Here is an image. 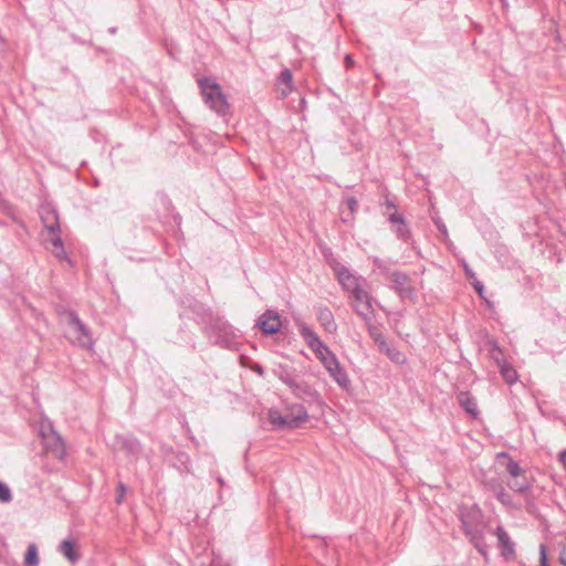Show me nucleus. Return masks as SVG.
Instances as JSON below:
<instances>
[{
	"label": "nucleus",
	"instance_id": "1",
	"mask_svg": "<svg viewBox=\"0 0 566 566\" xmlns=\"http://www.w3.org/2000/svg\"><path fill=\"white\" fill-rule=\"evenodd\" d=\"M184 307L180 317L192 318L197 324L201 325L203 335L212 345L223 349H239V334L223 316L216 314L195 297H185L181 301Z\"/></svg>",
	"mask_w": 566,
	"mask_h": 566
},
{
	"label": "nucleus",
	"instance_id": "2",
	"mask_svg": "<svg viewBox=\"0 0 566 566\" xmlns=\"http://www.w3.org/2000/svg\"><path fill=\"white\" fill-rule=\"evenodd\" d=\"M457 515L465 537L484 558H488L489 547L485 542V522L482 510L478 504H460Z\"/></svg>",
	"mask_w": 566,
	"mask_h": 566
},
{
	"label": "nucleus",
	"instance_id": "3",
	"mask_svg": "<svg viewBox=\"0 0 566 566\" xmlns=\"http://www.w3.org/2000/svg\"><path fill=\"white\" fill-rule=\"evenodd\" d=\"M203 103L218 116L224 117L230 113V104L221 85L212 77L202 76L197 80Z\"/></svg>",
	"mask_w": 566,
	"mask_h": 566
},
{
	"label": "nucleus",
	"instance_id": "4",
	"mask_svg": "<svg viewBox=\"0 0 566 566\" xmlns=\"http://www.w3.org/2000/svg\"><path fill=\"white\" fill-rule=\"evenodd\" d=\"M343 289L349 293L350 297L355 301H363L364 304H355L354 311L363 317L364 321H369V314L374 313V308L371 305V296L367 291H365L359 282V279L356 276H353L347 282H344L342 284Z\"/></svg>",
	"mask_w": 566,
	"mask_h": 566
},
{
	"label": "nucleus",
	"instance_id": "5",
	"mask_svg": "<svg viewBox=\"0 0 566 566\" xmlns=\"http://www.w3.org/2000/svg\"><path fill=\"white\" fill-rule=\"evenodd\" d=\"M268 416L270 423L277 430L300 428L308 418L307 411L302 408L300 415H283L277 409H270Z\"/></svg>",
	"mask_w": 566,
	"mask_h": 566
},
{
	"label": "nucleus",
	"instance_id": "6",
	"mask_svg": "<svg viewBox=\"0 0 566 566\" xmlns=\"http://www.w3.org/2000/svg\"><path fill=\"white\" fill-rule=\"evenodd\" d=\"M387 221L390 223V230L398 240L413 245L415 241L412 239L410 224L402 213L389 212L387 213Z\"/></svg>",
	"mask_w": 566,
	"mask_h": 566
},
{
	"label": "nucleus",
	"instance_id": "7",
	"mask_svg": "<svg viewBox=\"0 0 566 566\" xmlns=\"http://www.w3.org/2000/svg\"><path fill=\"white\" fill-rule=\"evenodd\" d=\"M69 325L74 328L76 334L77 344L86 349H93L94 339L91 329L82 322L80 316L74 311L67 312Z\"/></svg>",
	"mask_w": 566,
	"mask_h": 566
},
{
	"label": "nucleus",
	"instance_id": "8",
	"mask_svg": "<svg viewBox=\"0 0 566 566\" xmlns=\"http://www.w3.org/2000/svg\"><path fill=\"white\" fill-rule=\"evenodd\" d=\"M300 335L308 346V348L316 355L317 359L327 357L332 353L329 347L319 338L317 333L306 324L300 326Z\"/></svg>",
	"mask_w": 566,
	"mask_h": 566
},
{
	"label": "nucleus",
	"instance_id": "9",
	"mask_svg": "<svg viewBox=\"0 0 566 566\" xmlns=\"http://www.w3.org/2000/svg\"><path fill=\"white\" fill-rule=\"evenodd\" d=\"M116 446L125 452V454L137 461L143 453V444L134 434H116L114 437Z\"/></svg>",
	"mask_w": 566,
	"mask_h": 566
},
{
	"label": "nucleus",
	"instance_id": "10",
	"mask_svg": "<svg viewBox=\"0 0 566 566\" xmlns=\"http://www.w3.org/2000/svg\"><path fill=\"white\" fill-rule=\"evenodd\" d=\"M392 282L391 289L399 295L400 298L413 300L416 291L410 284V276L406 272L395 271L390 274Z\"/></svg>",
	"mask_w": 566,
	"mask_h": 566
},
{
	"label": "nucleus",
	"instance_id": "11",
	"mask_svg": "<svg viewBox=\"0 0 566 566\" xmlns=\"http://www.w3.org/2000/svg\"><path fill=\"white\" fill-rule=\"evenodd\" d=\"M42 439L45 448L51 451L57 459H63L66 454V448L61 434L54 430L52 424L49 426V432L42 430Z\"/></svg>",
	"mask_w": 566,
	"mask_h": 566
},
{
	"label": "nucleus",
	"instance_id": "12",
	"mask_svg": "<svg viewBox=\"0 0 566 566\" xmlns=\"http://www.w3.org/2000/svg\"><path fill=\"white\" fill-rule=\"evenodd\" d=\"M256 326L265 335H273L280 332L282 322L281 316L273 310H266L256 319Z\"/></svg>",
	"mask_w": 566,
	"mask_h": 566
},
{
	"label": "nucleus",
	"instance_id": "13",
	"mask_svg": "<svg viewBox=\"0 0 566 566\" xmlns=\"http://www.w3.org/2000/svg\"><path fill=\"white\" fill-rule=\"evenodd\" d=\"M39 214L41 222L48 232L60 231L59 213L52 203H42L39 208Z\"/></svg>",
	"mask_w": 566,
	"mask_h": 566
},
{
	"label": "nucleus",
	"instance_id": "14",
	"mask_svg": "<svg viewBox=\"0 0 566 566\" xmlns=\"http://www.w3.org/2000/svg\"><path fill=\"white\" fill-rule=\"evenodd\" d=\"M494 533L497 537L501 556L505 560H513L516 556L515 543L512 541L509 533L501 525L496 526Z\"/></svg>",
	"mask_w": 566,
	"mask_h": 566
},
{
	"label": "nucleus",
	"instance_id": "15",
	"mask_svg": "<svg viewBox=\"0 0 566 566\" xmlns=\"http://www.w3.org/2000/svg\"><path fill=\"white\" fill-rule=\"evenodd\" d=\"M49 239L48 243H50L51 247L46 245V249L51 251V253L60 261V262H67L72 264V260L69 258L64 243L61 237V230L54 231V232H48Z\"/></svg>",
	"mask_w": 566,
	"mask_h": 566
},
{
	"label": "nucleus",
	"instance_id": "16",
	"mask_svg": "<svg viewBox=\"0 0 566 566\" xmlns=\"http://www.w3.org/2000/svg\"><path fill=\"white\" fill-rule=\"evenodd\" d=\"M457 400L459 406L472 418L479 419L480 409L478 407L476 399L472 396L470 391H460L457 395Z\"/></svg>",
	"mask_w": 566,
	"mask_h": 566
},
{
	"label": "nucleus",
	"instance_id": "17",
	"mask_svg": "<svg viewBox=\"0 0 566 566\" xmlns=\"http://www.w3.org/2000/svg\"><path fill=\"white\" fill-rule=\"evenodd\" d=\"M316 317L321 326L325 332L334 334L337 331V324L335 322L332 311L324 305L316 306Z\"/></svg>",
	"mask_w": 566,
	"mask_h": 566
},
{
	"label": "nucleus",
	"instance_id": "18",
	"mask_svg": "<svg viewBox=\"0 0 566 566\" xmlns=\"http://www.w3.org/2000/svg\"><path fill=\"white\" fill-rule=\"evenodd\" d=\"M291 390L294 394V396L300 399L321 402L319 394L313 387H311L308 384L304 381H296L294 386L291 388Z\"/></svg>",
	"mask_w": 566,
	"mask_h": 566
},
{
	"label": "nucleus",
	"instance_id": "19",
	"mask_svg": "<svg viewBox=\"0 0 566 566\" xmlns=\"http://www.w3.org/2000/svg\"><path fill=\"white\" fill-rule=\"evenodd\" d=\"M275 85L282 97H286L294 91L293 74L290 69L283 67L281 70Z\"/></svg>",
	"mask_w": 566,
	"mask_h": 566
},
{
	"label": "nucleus",
	"instance_id": "20",
	"mask_svg": "<svg viewBox=\"0 0 566 566\" xmlns=\"http://www.w3.org/2000/svg\"><path fill=\"white\" fill-rule=\"evenodd\" d=\"M57 551L72 564H75L81 558L76 548V542L73 538L64 539L60 543Z\"/></svg>",
	"mask_w": 566,
	"mask_h": 566
},
{
	"label": "nucleus",
	"instance_id": "21",
	"mask_svg": "<svg viewBox=\"0 0 566 566\" xmlns=\"http://www.w3.org/2000/svg\"><path fill=\"white\" fill-rule=\"evenodd\" d=\"M496 459L497 460H506L505 463H502V465L505 467V470L507 471V473L513 476V478H517L521 472H522V468L520 465V463L515 460H513V458L511 457V454L506 451H501V452H497L496 453Z\"/></svg>",
	"mask_w": 566,
	"mask_h": 566
},
{
	"label": "nucleus",
	"instance_id": "22",
	"mask_svg": "<svg viewBox=\"0 0 566 566\" xmlns=\"http://www.w3.org/2000/svg\"><path fill=\"white\" fill-rule=\"evenodd\" d=\"M328 374L340 388L347 389L349 387L350 380L347 371L339 363H337L336 367H333L332 371H328Z\"/></svg>",
	"mask_w": 566,
	"mask_h": 566
},
{
	"label": "nucleus",
	"instance_id": "23",
	"mask_svg": "<svg viewBox=\"0 0 566 566\" xmlns=\"http://www.w3.org/2000/svg\"><path fill=\"white\" fill-rule=\"evenodd\" d=\"M499 368H500V373H501L503 379L507 384L512 385L517 381V379H518L517 371L514 369L513 366H511L506 361L505 357H502V363L500 364Z\"/></svg>",
	"mask_w": 566,
	"mask_h": 566
},
{
	"label": "nucleus",
	"instance_id": "24",
	"mask_svg": "<svg viewBox=\"0 0 566 566\" xmlns=\"http://www.w3.org/2000/svg\"><path fill=\"white\" fill-rule=\"evenodd\" d=\"M379 350L397 365H403L407 361L406 356L398 348L388 345V343Z\"/></svg>",
	"mask_w": 566,
	"mask_h": 566
},
{
	"label": "nucleus",
	"instance_id": "25",
	"mask_svg": "<svg viewBox=\"0 0 566 566\" xmlns=\"http://www.w3.org/2000/svg\"><path fill=\"white\" fill-rule=\"evenodd\" d=\"M172 465L180 473H190V457L185 451H177L175 453V461Z\"/></svg>",
	"mask_w": 566,
	"mask_h": 566
},
{
	"label": "nucleus",
	"instance_id": "26",
	"mask_svg": "<svg viewBox=\"0 0 566 566\" xmlns=\"http://www.w3.org/2000/svg\"><path fill=\"white\" fill-rule=\"evenodd\" d=\"M371 319H373V314H369V321H365L367 324V329H368L369 336L375 342L378 349H380L382 346H385L387 344V342L385 339V336L380 332V329L371 323Z\"/></svg>",
	"mask_w": 566,
	"mask_h": 566
},
{
	"label": "nucleus",
	"instance_id": "27",
	"mask_svg": "<svg viewBox=\"0 0 566 566\" xmlns=\"http://www.w3.org/2000/svg\"><path fill=\"white\" fill-rule=\"evenodd\" d=\"M40 559H39V553H38V546L34 543L29 544L23 564L24 566H39Z\"/></svg>",
	"mask_w": 566,
	"mask_h": 566
},
{
	"label": "nucleus",
	"instance_id": "28",
	"mask_svg": "<svg viewBox=\"0 0 566 566\" xmlns=\"http://www.w3.org/2000/svg\"><path fill=\"white\" fill-rule=\"evenodd\" d=\"M276 377L284 382L290 389L294 386L296 382L295 377L291 373V370L286 366H279V368L275 370Z\"/></svg>",
	"mask_w": 566,
	"mask_h": 566
},
{
	"label": "nucleus",
	"instance_id": "29",
	"mask_svg": "<svg viewBox=\"0 0 566 566\" xmlns=\"http://www.w3.org/2000/svg\"><path fill=\"white\" fill-rule=\"evenodd\" d=\"M380 207L384 208L382 214L386 218H387V213H389V212L400 213L398 211V207H397L395 199H391L389 196L384 197V200L380 202Z\"/></svg>",
	"mask_w": 566,
	"mask_h": 566
},
{
	"label": "nucleus",
	"instance_id": "30",
	"mask_svg": "<svg viewBox=\"0 0 566 566\" xmlns=\"http://www.w3.org/2000/svg\"><path fill=\"white\" fill-rule=\"evenodd\" d=\"M495 497L497 501H500L503 505L511 506L512 505V496L505 491V489L502 485H497V489L495 491Z\"/></svg>",
	"mask_w": 566,
	"mask_h": 566
},
{
	"label": "nucleus",
	"instance_id": "31",
	"mask_svg": "<svg viewBox=\"0 0 566 566\" xmlns=\"http://www.w3.org/2000/svg\"><path fill=\"white\" fill-rule=\"evenodd\" d=\"M336 275L340 285L354 276L350 273V271L345 265L342 264H339L338 268L336 269Z\"/></svg>",
	"mask_w": 566,
	"mask_h": 566
},
{
	"label": "nucleus",
	"instance_id": "32",
	"mask_svg": "<svg viewBox=\"0 0 566 566\" xmlns=\"http://www.w3.org/2000/svg\"><path fill=\"white\" fill-rule=\"evenodd\" d=\"M319 361L327 371H332V368L336 367V364L339 363L336 355L333 352L328 354L327 357H321Z\"/></svg>",
	"mask_w": 566,
	"mask_h": 566
},
{
	"label": "nucleus",
	"instance_id": "33",
	"mask_svg": "<svg viewBox=\"0 0 566 566\" xmlns=\"http://www.w3.org/2000/svg\"><path fill=\"white\" fill-rule=\"evenodd\" d=\"M12 501V492L10 488L0 481V503H9Z\"/></svg>",
	"mask_w": 566,
	"mask_h": 566
},
{
	"label": "nucleus",
	"instance_id": "34",
	"mask_svg": "<svg viewBox=\"0 0 566 566\" xmlns=\"http://www.w3.org/2000/svg\"><path fill=\"white\" fill-rule=\"evenodd\" d=\"M509 486L513 492L520 493V494H523L530 490V485L526 482H521L518 480L509 484Z\"/></svg>",
	"mask_w": 566,
	"mask_h": 566
},
{
	"label": "nucleus",
	"instance_id": "35",
	"mask_svg": "<svg viewBox=\"0 0 566 566\" xmlns=\"http://www.w3.org/2000/svg\"><path fill=\"white\" fill-rule=\"evenodd\" d=\"M344 203H346L349 213L355 214L358 208V201L353 196H345Z\"/></svg>",
	"mask_w": 566,
	"mask_h": 566
},
{
	"label": "nucleus",
	"instance_id": "36",
	"mask_svg": "<svg viewBox=\"0 0 566 566\" xmlns=\"http://www.w3.org/2000/svg\"><path fill=\"white\" fill-rule=\"evenodd\" d=\"M539 566H549L547 560L546 546L544 544L539 545Z\"/></svg>",
	"mask_w": 566,
	"mask_h": 566
},
{
	"label": "nucleus",
	"instance_id": "37",
	"mask_svg": "<svg viewBox=\"0 0 566 566\" xmlns=\"http://www.w3.org/2000/svg\"><path fill=\"white\" fill-rule=\"evenodd\" d=\"M432 221L437 229L444 235H448V229L447 226L443 223V221L440 219V217H433Z\"/></svg>",
	"mask_w": 566,
	"mask_h": 566
},
{
	"label": "nucleus",
	"instance_id": "38",
	"mask_svg": "<svg viewBox=\"0 0 566 566\" xmlns=\"http://www.w3.org/2000/svg\"><path fill=\"white\" fill-rule=\"evenodd\" d=\"M559 546V555H558V560L562 565L566 566V544L560 542L558 544Z\"/></svg>",
	"mask_w": 566,
	"mask_h": 566
},
{
	"label": "nucleus",
	"instance_id": "39",
	"mask_svg": "<svg viewBox=\"0 0 566 566\" xmlns=\"http://www.w3.org/2000/svg\"><path fill=\"white\" fill-rule=\"evenodd\" d=\"M126 486L123 483H119L116 490V502L120 503L126 494Z\"/></svg>",
	"mask_w": 566,
	"mask_h": 566
},
{
	"label": "nucleus",
	"instance_id": "40",
	"mask_svg": "<svg viewBox=\"0 0 566 566\" xmlns=\"http://www.w3.org/2000/svg\"><path fill=\"white\" fill-rule=\"evenodd\" d=\"M485 486L492 490L494 493L497 489V485H501L496 479H490L484 482Z\"/></svg>",
	"mask_w": 566,
	"mask_h": 566
},
{
	"label": "nucleus",
	"instance_id": "41",
	"mask_svg": "<svg viewBox=\"0 0 566 566\" xmlns=\"http://www.w3.org/2000/svg\"><path fill=\"white\" fill-rule=\"evenodd\" d=\"M354 219H355L354 214H352V213L345 214L344 212H342L340 221L343 223L352 224L354 222Z\"/></svg>",
	"mask_w": 566,
	"mask_h": 566
},
{
	"label": "nucleus",
	"instance_id": "42",
	"mask_svg": "<svg viewBox=\"0 0 566 566\" xmlns=\"http://www.w3.org/2000/svg\"><path fill=\"white\" fill-rule=\"evenodd\" d=\"M301 408L303 409V411H307L303 405L296 403V405H292L291 406V408H290L291 409V413L290 415H300L301 413Z\"/></svg>",
	"mask_w": 566,
	"mask_h": 566
},
{
	"label": "nucleus",
	"instance_id": "43",
	"mask_svg": "<svg viewBox=\"0 0 566 566\" xmlns=\"http://www.w3.org/2000/svg\"><path fill=\"white\" fill-rule=\"evenodd\" d=\"M489 344L491 346V352H497V354H501V348L499 346V343L495 339H490Z\"/></svg>",
	"mask_w": 566,
	"mask_h": 566
},
{
	"label": "nucleus",
	"instance_id": "44",
	"mask_svg": "<svg viewBox=\"0 0 566 566\" xmlns=\"http://www.w3.org/2000/svg\"><path fill=\"white\" fill-rule=\"evenodd\" d=\"M472 285H473L474 290H475L480 295H482V292H483V290H484V285H483V283H482L481 281H475V282H473V283H472Z\"/></svg>",
	"mask_w": 566,
	"mask_h": 566
},
{
	"label": "nucleus",
	"instance_id": "45",
	"mask_svg": "<svg viewBox=\"0 0 566 566\" xmlns=\"http://www.w3.org/2000/svg\"><path fill=\"white\" fill-rule=\"evenodd\" d=\"M491 357L495 360V363L497 364V366H500V364L502 363V357H504L503 353L501 352V354H497V352H491Z\"/></svg>",
	"mask_w": 566,
	"mask_h": 566
},
{
	"label": "nucleus",
	"instance_id": "46",
	"mask_svg": "<svg viewBox=\"0 0 566 566\" xmlns=\"http://www.w3.org/2000/svg\"><path fill=\"white\" fill-rule=\"evenodd\" d=\"M557 459H558V461L563 464V467L566 469V449L562 450V451L558 453Z\"/></svg>",
	"mask_w": 566,
	"mask_h": 566
},
{
	"label": "nucleus",
	"instance_id": "47",
	"mask_svg": "<svg viewBox=\"0 0 566 566\" xmlns=\"http://www.w3.org/2000/svg\"><path fill=\"white\" fill-rule=\"evenodd\" d=\"M253 370H254L255 373H258L259 375H261V376L264 374L263 367H262L261 365H259V364H256V365L254 366Z\"/></svg>",
	"mask_w": 566,
	"mask_h": 566
},
{
	"label": "nucleus",
	"instance_id": "48",
	"mask_svg": "<svg viewBox=\"0 0 566 566\" xmlns=\"http://www.w3.org/2000/svg\"><path fill=\"white\" fill-rule=\"evenodd\" d=\"M464 271H465L467 275H469V276H474L473 271H472V270H470L468 265H464Z\"/></svg>",
	"mask_w": 566,
	"mask_h": 566
},
{
	"label": "nucleus",
	"instance_id": "49",
	"mask_svg": "<svg viewBox=\"0 0 566 566\" xmlns=\"http://www.w3.org/2000/svg\"><path fill=\"white\" fill-rule=\"evenodd\" d=\"M117 30H118V29H117V27H111V28L108 29V33H111L112 35H114V34H116V33H117Z\"/></svg>",
	"mask_w": 566,
	"mask_h": 566
},
{
	"label": "nucleus",
	"instance_id": "50",
	"mask_svg": "<svg viewBox=\"0 0 566 566\" xmlns=\"http://www.w3.org/2000/svg\"><path fill=\"white\" fill-rule=\"evenodd\" d=\"M345 61H346V64L348 66L353 64V60H352V56L349 54L346 55Z\"/></svg>",
	"mask_w": 566,
	"mask_h": 566
},
{
	"label": "nucleus",
	"instance_id": "51",
	"mask_svg": "<svg viewBox=\"0 0 566 566\" xmlns=\"http://www.w3.org/2000/svg\"><path fill=\"white\" fill-rule=\"evenodd\" d=\"M375 264H377L379 269H382L381 262L378 259L375 260Z\"/></svg>",
	"mask_w": 566,
	"mask_h": 566
},
{
	"label": "nucleus",
	"instance_id": "52",
	"mask_svg": "<svg viewBox=\"0 0 566 566\" xmlns=\"http://www.w3.org/2000/svg\"><path fill=\"white\" fill-rule=\"evenodd\" d=\"M355 304H360V305H363V304H364V300H363V301H355V300H354L353 306H354Z\"/></svg>",
	"mask_w": 566,
	"mask_h": 566
},
{
	"label": "nucleus",
	"instance_id": "53",
	"mask_svg": "<svg viewBox=\"0 0 566 566\" xmlns=\"http://www.w3.org/2000/svg\"><path fill=\"white\" fill-rule=\"evenodd\" d=\"M217 480H218V482H219L221 485H223V484H224V481H223V479H222L221 476H218V479H217Z\"/></svg>",
	"mask_w": 566,
	"mask_h": 566
}]
</instances>
